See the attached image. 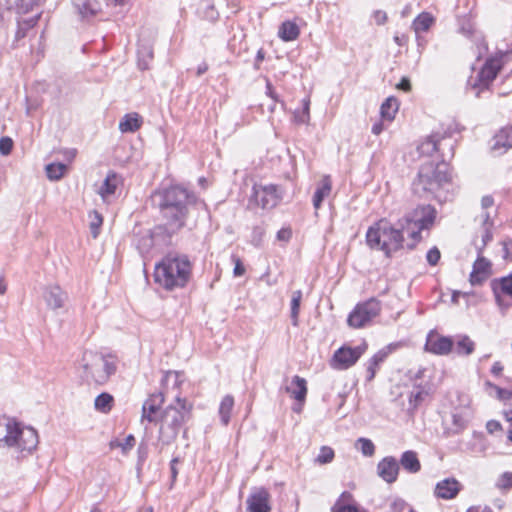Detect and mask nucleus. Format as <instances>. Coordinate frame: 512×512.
<instances>
[{
  "instance_id": "obj_1",
  "label": "nucleus",
  "mask_w": 512,
  "mask_h": 512,
  "mask_svg": "<svg viewBox=\"0 0 512 512\" xmlns=\"http://www.w3.org/2000/svg\"><path fill=\"white\" fill-rule=\"evenodd\" d=\"M151 199L165 221L163 228L169 236L178 233L186 225L190 207L197 202L195 194L181 186L157 190Z\"/></svg>"
},
{
  "instance_id": "obj_2",
  "label": "nucleus",
  "mask_w": 512,
  "mask_h": 512,
  "mask_svg": "<svg viewBox=\"0 0 512 512\" xmlns=\"http://www.w3.org/2000/svg\"><path fill=\"white\" fill-rule=\"evenodd\" d=\"M193 405L186 398L177 396L174 403L166 406L157 417L159 424L156 447L159 452L174 443L192 417Z\"/></svg>"
},
{
  "instance_id": "obj_3",
  "label": "nucleus",
  "mask_w": 512,
  "mask_h": 512,
  "mask_svg": "<svg viewBox=\"0 0 512 512\" xmlns=\"http://www.w3.org/2000/svg\"><path fill=\"white\" fill-rule=\"evenodd\" d=\"M192 264L186 255L169 253L155 265L154 281L167 291L184 288L190 280Z\"/></svg>"
},
{
  "instance_id": "obj_4",
  "label": "nucleus",
  "mask_w": 512,
  "mask_h": 512,
  "mask_svg": "<svg viewBox=\"0 0 512 512\" xmlns=\"http://www.w3.org/2000/svg\"><path fill=\"white\" fill-rule=\"evenodd\" d=\"M405 225L402 219L393 225L386 219H380L369 227L366 233V242L372 249L384 252L387 257L404 248Z\"/></svg>"
},
{
  "instance_id": "obj_5",
  "label": "nucleus",
  "mask_w": 512,
  "mask_h": 512,
  "mask_svg": "<svg viewBox=\"0 0 512 512\" xmlns=\"http://www.w3.org/2000/svg\"><path fill=\"white\" fill-rule=\"evenodd\" d=\"M38 433L32 427H23L10 417H0V447L32 452L38 445Z\"/></svg>"
},
{
  "instance_id": "obj_6",
  "label": "nucleus",
  "mask_w": 512,
  "mask_h": 512,
  "mask_svg": "<svg viewBox=\"0 0 512 512\" xmlns=\"http://www.w3.org/2000/svg\"><path fill=\"white\" fill-rule=\"evenodd\" d=\"M451 180L446 160L438 163L426 162L419 168L417 178L413 182V190L419 196L427 193L435 194Z\"/></svg>"
},
{
  "instance_id": "obj_7",
  "label": "nucleus",
  "mask_w": 512,
  "mask_h": 512,
  "mask_svg": "<svg viewBox=\"0 0 512 512\" xmlns=\"http://www.w3.org/2000/svg\"><path fill=\"white\" fill-rule=\"evenodd\" d=\"M82 378L98 385L105 384L117 370L114 357L93 351H85L81 359Z\"/></svg>"
},
{
  "instance_id": "obj_8",
  "label": "nucleus",
  "mask_w": 512,
  "mask_h": 512,
  "mask_svg": "<svg viewBox=\"0 0 512 512\" xmlns=\"http://www.w3.org/2000/svg\"><path fill=\"white\" fill-rule=\"evenodd\" d=\"M436 216L437 211L433 206L420 205L401 218L406 228V234L411 239L406 244L407 249L413 250L416 247L422 239L421 232L432 228Z\"/></svg>"
},
{
  "instance_id": "obj_9",
  "label": "nucleus",
  "mask_w": 512,
  "mask_h": 512,
  "mask_svg": "<svg viewBox=\"0 0 512 512\" xmlns=\"http://www.w3.org/2000/svg\"><path fill=\"white\" fill-rule=\"evenodd\" d=\"M507 57L508 52H498L494 57L488 58L475 79L468 81L471 89L475 90L476 97H479L482 91L489 89Z\"/></svg>"
},
{
  "instance_id": "obj_10",
  "label": "nucleus",
  "mask_w": 512,
  "mask_h": 512,
  "mask_svg": "<svg viewBox=\"0 0 512 512\" xmlns=\"http://www.w3.org/2000/svg\"><path fill=\"white\" fill-rule=\"evenodd\" d=\"M380 310V302L376 299H370L366 302L357 304L348 316V325L353 328H362L375 318L379 314Z\"/></svg>"
},
{
  "instance_id": "obj_11",
  "label": "nucleus",
  "mask_w": 512,
  "mask_h": 512,
  "mask_svg": "<svg viewBox=\"0 0 512 512\" xmlns=\"http://www.w3.org/2000/svg\"><path fill=\"white\" fill-rule=\"evenodd\" d=\"M453 142L449 137L440 136L438 134L429 136L418 146L421 155L431 156L435 152H439L442 160L453 156Z\"/></svg>"
},
{
  "instance_id": "obj_12",
  "label": "nucleus",
  "mask_w": 512,
  "mask_h": 512,
  "mask_svg": "<svg viewBox=\"0 0 512 512\" xmlns=\"http://www.w3.org/2000/svg\"><path fill=\"white\" fill-rule=\"evenodd\" d=\"M491 288L498 306L506 310L512 306V272L491 281Z\"/></svg>"
},
{
  "instance_id": "obj_13",
  "label": "nucleus",
  "mask_w": 512,
  "mask_h": 512,
  "mask_svg": "<svg viewBox=\"0 0 512 512\" xmlns=\"http://www.w3.org/2000/svg\"><path fill=\"white\" fill-rule=\"evenodd\" d=\"M363 352L360 346L354 348L343 346L334 352L331 366L338 370L348 369L358 361Z\"/></svg>"
},
{
  "instance_id": "obj_14",
  "label": "nucleus",
  "mask_w": 512,
  "mask_h": 512,
  "mask_svg": "<svg viewBox=\"0 0 512 512\" xmlns=\"http://www.w3.org/2000/svg\"><path fill=\"white\" fill-rule=\"evenodd\" d=\"M454 346L451 337L442 336L436 331H430L426 338L425 350L435 355H447Z\"/></svg>"
},
{
  "instance_id": "obj_15",
  "label": "nucleus",
  "mask_w": 512,
  "mask_h": 512,
  "mask_svg": "<svg viewBox=\"0 0 512 512\" xmlns=\"http://www.w3.org/2000/svg\"><path fill=\"white\" fill-rule=\"evenodd\" d=\"M478 257L473 264L469 282L472 286L481 285L491 274V262L482 256L483 247H477Z\"/></svg>"
},
{
  "instance_id": "obj_16",
  "label": "nucleus",
  "mask_w": 512,
  "mask_h": 512,
  "mask_svg": "<svg viewBox=\"0 0 512 512\" xmlns=\"http://www.w3.org/2000/svg\"><path fill=\"white\" fill-rule=\"evenodd\" d=\"M399 470H400L399 462L393 456L384 457L377 464L378 476L388 484H392L397 480Z\"/></svg>"
},
{
  "instance_id": "obj_17",
  "label": "nucleus",
  "mask_w": 512,
  "mask_h": 512,
  "mask_svg": "<svg viewBox=\"0 0 512 512\" xmlns=\"http://www.w3.org/2000/svg\"><path fill=\"white\" fill-rule=\"evenodd\" d=\"M254 199L256 203L263 209H271L278 203V195L276 193V186H260L254 187Z\"/></svg>"
},
{
  "instance_id": "obj_18",
  "label": "nucleus",
  "mask_w": 512,
  "mask_h": 512,
  "mask_svg": "<svg viewBox=\"0 0 512 512\" xmlns=\"http://www.w3.org/2000/svg\"><path fill=\"white\" fill-rule=\"evenodd\" d=\"M164 401L165 397L162 392L151 394L143 403L141 420H147L150 423L156 422L157 417L155 414L163 405Z\"/></svg>"
},
{
  "instance_id": "obj_19",
  "label": "nucleus",
  "mask_w": 512,
  "mask_h": 512,
  "mask_svg": "<svg viewBox=\"0 0 512 512\" xmlns=\"http://www.w3.org/2000/svg\"><path fill=\"white\" fill-rule=\"evenodd\" d=\"M512 149V127L501 129L491 140V151L495 156H501Z\"/></svg>"
},
{
  "instance_id": "obj_20",
  "label": "nucleus",
  "mask_w": 512,
  "mask_h": 512,
  "mask_svg": "<svg viewBox=\"0 0 512 512\" xmlns=\"http://www.w3.org/2000/svg\"><path fill=\"white\" fill-rule=\"evenodd\" d=\"M270 495L267 490L261 488L252 493L247 498V508L249 512H270Z\"/></svg>"
},
{
  "instance_id": "obj_21",
  "label": "nucleus",
  "mask_w": 512,
  "mask_h": 512,
  "mask_svg": "<svg viewBox=\"0 0 512 512\" xmlns=\"http://www.w3.org/2000/svg\"><path fill=\"white\" fill-rule=\"evenodd\" d=\"M47 306L53 310L60 309L67 301V294L58 285L48 286L43 293Z\"/></svg>"
},
{
  "instance_id": "obj_22",
  "label": "nucleus",
  "mask_w": 512,
  "mask_h": 512,
  "mask_svg": "<svg viewBox=\"0 0 512 512\" xmlns=\"http://www.w3.org/2000/svg\"><path fill=\"white\" fill-rule=\"evenodd\" d=\"M460 491V483L454 478H446L437 483L435 495L442 499H453Z\"/></svg>"
},
{
  "instance_id": "obj_23",
  "label": "nucleus",
  "mask_w": 512,
  "mask_h": 512,
  "mask_svg": "<svg viewBox=\"0 0 512 512\" xmlns=\"http://www.w3.org/2000/svg\"><path fill=\"white\" fill-rule=\"evenodd\" d=\"M73 6L82 18L95 16L101 11V3L98 0H72Z\"/></svg>"
},
{
  "instance_id": "obj_24",
  "label": "nucleus",
  "mask_w": 512,
  "mask_h": 512,
  "mask_svg": "<svg viewBox=\"0 0 512 512\" xmlns=\"http://www.w3.org/2000/svg\"><path fill=\"white\" fill-rule=\"evenodd\" d=\"M353 502V495L344 491L332 506L331 512H365L361 511Z\"/></svg>"
},
{
  "instance_id": "obj_25",
  "label": "nucleus",
  "mask_w": 512,
  "mask_h": 512,
  "mask_svg": "<svg viewBox=\"0 0 512 512\" xmlns=\"http://www.w3.org/2000/svg\"><path fill=\"white\" fill-rule=\"evenodd\" d=\"M331 189H332L331 178H330V176L325 175L322 178L321 182L318 184V187L313 195L312 201H313V206L316 210H318L321 207L323 200L330 195Z\"/></svg>"
},
{
  "instance_id": "obj_26",
  "label": "nucleus",
  "mask_w": 512,
  "mask_h": 512,
  "mask_svg": "<svg viewBox=\"0 0 512 512\" xmlns=\"http://www.w3.org/2000/svg\"><path fill=\"white\" fill-rule=\"evenodd\" d=\"M292 385L295 388L286 387V391L298 402L303 403L307 395V382L304 378L296 375L292 378Z\"/></svg>"
},
{
  "instance_id": "obj_27",
  "label": "nucleus",
  "mask_w": 512,
  "mask_h": 512,
  "mask_svg": "<svg viewBox=\"0 0 512 512\" xmlns=\"http://www.w3.org/2000/svg\"><path fill=\"white\" fill-rule=\"evenodd\" d=\"M400 464L409 473H417L421 469V464L417 454L412 450L405 451L402 454L400 458Z\"/></svg>"
},
{
  "instance_id": "obj_28",
  "label": "nucleus",
  "mask_w": 512,
  "mask_h": 512,
  "mask_svg": "<svg viewBox=\"0 0 512 512\" xmlns=\"http://www.w3.org/2000/svg\"><path fill=\"white\" fill-rule=\"evenodd\" d=\"M299 34L300 30L298 25L292 21H284L278 31L279 37L286 42L296 40Z\"/></svg>"
},
{
  "instance_id": "obj_29",
  "label": "nucleus",
  "mask_w": 512,
  "mask_h": 512,
  "mask_svg": "<svg viewBox=\"0 0 512 512\" xmlns=\"http://www.w3.org/2000/svg\"><path fill=\"white\" fill-rule=\"evenodd\" d=\"M399 109L398 100L395 97H388L380 107V114L384 120L392 121Z\"/></svg>"
},
{
  "instance_id": "obj_30",
  "label": "nucleus",
  "mask_w": 512,
  "mask_h": 512,
  "mask_svg": "<svg viewBox=\"0 0 512 512\" xmlns=\"http://www.w3.org/2000/svg\"><path fill=\"white\" fill-rule=\"evenodd\" d=\"M141 118L137 113L126 114L119 123V129L122 132H135L141 126Z\"/></svg>"
},
{
  "instance_id": "obj_31",
  "label": "nucleus",
  "mask_w": 512,
  "mask_h": 512,
  "mask_svg": "<svg viewBox=\"0 0 512 512\" xmlns=\"http://www.w3.org/2000/svg\"><path fill=\"white\" fill-rule=\"evenodd\" d=\"M434 17L428 12L420 13L412 23V27L416 33L426 32L434 23Z\"/></svg>"
},
{
  "instance_id": "obj_32",
  "label": "nucleus",
  "mask_w": 512,
  "mask_h": 512,
  "mask_svg": "<svg viewBox=\"0 0 512 512\" xmlns=\"http://www.w3.org/2000/svg\"><path fill=\"white\" fill-rule=\"evenodd\" d=\"M118 185V176L116 173H109L102 186L99 189V194L103 199H106L108 196L113 195L116 191Z\"/></svg>"
},
{
  "instance_id": "obj_33",
  "label": "nucleus",
  "mask_w": 512,
  "mask_h": 512,
  "mask_svg": "<svg viewBox=\"0 0 512 512\" xmlns=\"http://www.w3.org/2000/svg\"><path fill=\"white\" fill-rule=\"evenodd\" d=\"M114 405V398L111 394L103 392L99 394L94 401V407L101 413H109Z\"/></svg>"
},
{
  "instance_id": "obj_34",
  "label": "nucleus",
  "mask_w": 512,
  "mask_h": 512,
  "mask_svg": "<svg viewBox=\"0 0 512 512\" xmlns=\"http://www.w3.org/2000/svg\"><path fill=\"white\" fill-rule=\"evenodd\" d=\"M234 406V399L231 395H226L219 406V415L223 425H228L230 421L231 412Z\"/></svg>"
},
{
  "instance_id": "obj_35",
  "label": "nucleus",
  "mask_w": 512,
  "mask_h": 512,
  "mask_svg": "<svg viewBox=\"0 0 512 512\" xmlns=\"http://www.w3.org/2000/svg\"><path fill=\"white\" fill-rule=\"evenodd\" d=\"M68 167L63 163H50L46 166V174L50 180H60L66 173Z\"/></svg>"
},
{
  "instance_id": "obj_36",
  "label": "nucleus",
  "mask_w": 512,
  "mask_h": 512,
  "mask_svg": "<svg viewBox=\"0 0 512 512\" xmlns=\"http://www.w3.org/2000/svg\"><path fill=\"white\" fill-rule=\"evenodd\" d=\"M475 350V343L468 337L462 336L456 343L455 351L458 355L468 356Z\"/></svg>"
},
{
  "instance_id": "obj_37",
  "label": "nucleus",
  "mask_w": 512,
  "mask_h": 512,
  "mask_svg": "<svg viewBox=\"0 0 512 512\" xmlns=\"http://www.w3.org/2000/svg\"><path fill=\"white\" fill-rule=\"evenodd\" d=\"M301 299H302V291L301 290H296L292 293L290 317H291L293 326L298 325V316H299Z\"/></svg>"
},
{
  "instance_id": "obj_38",
  "label": "nucleus",
  "mask_w": 512,
  "mask_h": 512,
  "mask_svg": "<svg viewBox=\"0 0 512 512\" xmlns=\"http://www.w3.org/2000/svg\"><path fill=\"white\" fill-rule=\"evenodd\" d=\"M198 15L202 19H205V20H208L211 22L216 21L219 17L218 11L215 9L214 5L209 2H206L204 7H200L198 9Z\"/></svg>"
},
{
  "instance_id": "obj_39",
  "label": "nucleus",
  "mask_w": 512,
  "mask_h": 512,
  "mask_svg": "<svg viewBox=\"0 0 512 512\" xmlns=\"http://www.w3.org/2000/svg\"><path fill=\"white\" fill-rule=\"evenodd\" d=\"M89 217L91 218L90 222V230L93 238H97L99 235V229L103 223L102 215L97 212L96 210L92 211L89 214Z\"/></svg>"
},
{
  "instance_id": "obj_40",
  "label": "nucleus",
  "mask_w": 512,
  "mask_h": 512,
  "mask_svg": "<svg viewBox=\"0 0 512 512\" xmlns=\"http://www.w3.org/2000/svg\"><path fill=\"white\" fill-rule=\"evenodd\" d=\"M357 444L360 445V450L364 456L371 457L375 453V446L370 439L359 438Z\"/></svg>"
},
{
  "instance_id": "obj_41",
  "label": "nucleus",
  "mask_w": 512,
  "mask_h": 512,
  "mask_svg": "<svg viewBox=\"0 0 512 512\" xmlns=\"http://www.w3.org/2000/svg\"><path fill=\"white\" fill-rule=\"evenodd\" d=\"M483 226H484V233L482 235V245L480 247H483V249H484L485 246L492 240V237H493L492 232L490 230L492 223L490 222L488 213H486L484 215Z\"/></svg>"
},
{
  "instance_id": "obj_42",
  "label": "nucleus",
  "mask_w": 512,
  "mask_h": 512,
  "mask_svg": "<svg viewBox=\"0 0 512 512\" xmlns=\"http://www.w3.org/2000/svg\"><path fill=\"white\" fill-rule=\"evenodd\" d=\"M334 458V451L331 447L322 446L320 453L318 454L316 461L320 464L330 463Z\"/></svg>"
},
{
  "instance_id": "obj_43",
  "label": "nucleus",
  "mask_w": 512,
  "mask_h": 512,
  "mask_svg": "<svg viewBox=\"0 0 512 512\" xmlns=\"http://www.w3.org/2000/svg\"><path fill=\"white\" fill-rule=\"evenodd\" d=\"M40 0H17L16 8L18 13L26 14L38 6Z\"/></svg>"
},
{
  "instance_id": "obj_44",
  "label": "nucleus",
  "mask_w": 512,
  "mask_h": 512,
  "mask_svg": "<svg viewBox=\"0 0 512 512\" xmlns=\"http://www.w3.org/2000/svg\"><path fill=\"white\" fill-rule=\"evenodd\" d=\"M427 392L423 389L417 388L415 391H412L409 396L410 405L413 408H416L427 396Z\"/></svg>"
},
{
  "instance_id": "obj_45",
  "label": "nucleus",
  "mask_w": 512,
  "mask_h": 512,
  "mask_svg": "<svg viewBox=\"0 0 512 512\" xmlns=\"http://www.w3.org/2000/svg\"><path fill=\"white\" fill-rule=\"evenodd\" d=\"M135 444V437L133 435H128L124 442H111V447L117 446L121 447L123 453H127Z\"/></svg>"
},
{
  "instance_id": "obj_46",
  "label": "nucleus",
  "mask_w": 512,
  "mask_h": 512,
  "mask_svg": "<svg viewBox=\"0 0 512 512\" xmlns=\"http://www.w3.org/2000/svg\"><path fill=\"white\" fill-rule=\"evenodd\" d=\"M496 486L500 489H510L512 488V472L503 473L497 483Z\"/></svg>"
},
{
  "instance_id": "obj_47",
  "label": "nucleus",
  "mask_w": 512,
  "mask_h": 512,
  "mask_svg": "<svg viewBox=\"0 0 512 512\" xmlns=\"http://www.w3.org/2000/svg\"><path fill=\"white\" fill-rule=\"evenodd\" d=\"M13 148V141L10 137L0 138V154L9 155Z\"/></svg>"
},
{
  "instance_id": "obj_48",
  "label": "nucleus",
  "mask_w": 512,
  "mask_h": 512,
  "mask_svg": "<svg viewBox=\"0 0 512 512\" xmlns=\"http://www.w3.org/2000/svg\"><path fill=\"white\" fill-rule=\"evenodd\" d=\"M440 257H441V254H440V251L437 247H432L428 252H427V255H426V259H427V262L431 265V266H435L439 260H440Z\"/></svg>"
},
{
  "instance_id": "obj_49",
  "label": "nucleus",
  "mask_w": 512,
  "mask_h": 512,
  "mask_svg": "<svg viewBox=\"0 0 512 512\" xmlns=\"http://www.w3.org/2000/svg\"><path fill=\"white\" fill-rule=\"evenodd\" d=\"M452 421L455 426V429L453 430V433L455 434L462 431L466 426V420L459 414H453Z\"/></svg>"
},
{
  "instance_id": "obj_50",
  "label": "nucleus",
  "mask_w": 512,
  "mask_h": 512,
  "mask_svg": "<svg viewBox=\"0 0 512 512\" xmlns=\"http://www.w3.org/2000/svg\"><path fill=\"white\" fill-rule=\"evenodd\" d=\"M232 259L235 264L234 270H233L234 276H236V277L242 276L245 273V267H244L242 261L240 260V258H238L236 256H233Z\"/></svg>"
},
{
  "instance_id": "obj_51",
  "label": "nucleus",
  "mask_w": 512,
  "mask_h": 512,
  "mask_svg": "<svg viewBox=\"0 0 512 512\" xmlns=\"http://www.w3.org/2000/svg\"><path fill=\"white\" fill-rule=\"evenodd\" d=\"M487 385L492 386L493 388H495L497 390L498 397L501 400H511L512 399V392H510L506 389L497 387L495 385H492L490 382H487Z\"/></svg>"
},
{
  "instance_id": "obj_52",
  "label": "nucleus",
  "mask_w": 512,
  "mask_h": 512,
  "mask_svg": "<svg viewBox=\"0 0 512 512\" xmlns=\"http://www.w3.org/2000/svg\"><path fill=\"white\" fill-rule=\"evenodd\" d=\"M388 354L389 351L380 350L370 359V361L373 362V365H380V363H382L385 360Z\"/></svg>"
},
{
  "instance_id": "obj_53",
  "label": "nucleus",
  "mask_w": 512,
  "mask_h": 512,
  "mask_svg": "<svg viewBox=\"0 0 512 512\" xmlns=\"http://www.w3.org/2000/svg\"><path fill=\"white\" fill-rule=\"evenodd\" d=\"M379 365H373L372 361H368L366 371H367V381H371L374 379L376 375V371Z\"/></svg>"
},
{
  "instance_id": "obj_54",
  "label": "nucleus",
  "mask_w": 512,
  "mask_h": 512,
  "mask_svg": "<svg viewBox=\"0 0 512 512\" xmlns=\"http://www.w3.org/2000/svg\"><path fill=\"white\" fill-rule=\"evenodd\" d=\"M486 429L490 434H492L494 432L502 430V426L500 422L496 420H489L486 424Z\"/></svg>"
},
{
  "instance_id": "obj_55",
  "label": "nucleus",
  "mask_w": 512,
  "mask_h": 512,
  "mask_svg": "<svg viewBox=\"0 0 512 512\" xmlns=\"http://www.w3.org/2000/svg\"><path fill=\"white\" fill-rule=\"evenodd\" d=\"M39 17H40V13H37L35 16L30 17L28 19H24L20 23L22 24V26H25L26 29H30L36 25Z\"/></svg>"
},
{
  "instance_id": "obj_56",
  "label": "nucleus",
  "mask_w": 512,
  "mask_h": 512,
  "mask_svg": "<svg viewBox=\"0 0 512 512\" xmlns=\"http://www.w3.org/2000/svg\"><path fill=\"white\" fill-rule=\"evenodd\" d=\"M179 463V458L175 457L170 461V472H171V480L172 484L176 481L178 470L176 468V464Z\"/></svg>"
},
{
  "instance_id": "obj_57",
  "label": "nucleus",
  "mask_w": 512,
  "mask_h": 512,
  "mask_svg": "<svg viewBox=\"0 0 512 512\" xmlns=\"http://www.w3.org/2000/svg\"><path fill=\"white\" fill-rule=\"evenodd\" d=\"M302 102H303V115H302L300 121L304 123L309 119L310 100H309V98H304Z\"/></svg>"
},
{
  "instance_id": "obj_58",
  "label": "nucleus",
  "mask_w": 512,
  "mask_h": 512,
  "mask_svg": "<svg viewBox=\"0 0 512 512\" xmlns=\"http://www.w3.org/2000/svg\"><path fill=\"white\" fill-rule=\"evenodd\" d=\"M397 88L403 90L405 92H409L411 90V82L407 77H403L400 82L397 84Z\"/></svg>"
},
{
  "instance_id": "obj_59",
  "label": "nucleus",
  "mask_w": 512,
  "mask_h": 512,
  "mask_svg": "<svg viewBox=\"0 0 512 512\" xmlns=\"http://www.w3.org/2000/svg\"><path fill=\"white\" fill-rule=\"evenodd\" d=\"M374 19L378 25H382L386 22L387 15L385 12L378 10L374 13Z\"/></svg>"
},
{
  "instance_id": "obj_60",
  "label": "nucleus",
  "mask_w": 512,
  "mask_h": 512,
  "mask_svg": "<svg viewBox=\"0 0 512 512\" xmlns=\"http://www.w3.org/2000/svg\"><path fill=\"white\" fill-rule=\"evenodd\" d=\"M291 230L290 229H281L277 233V238L282 241H288L291 238Z\"/></svg>"
},
{
  "instance_id": "obj_61",
  "label": "nucleus",
  "mask_w": 512,
  "mask_h": 512,
  "mask_svg": "<svg viewBox=\"0 0 512 512\" xmlns=\"http://www.w3.org/2000/svg\"><path fill=\"white\" fill-rule=\"evenodd\" d=\"M494 204V199L490 195L483 196L481 199V206L483 209H487Z\"/></svg>"
},
{
  "instance_id": "obj_62",
  "label": "nucleus",
  "mask_w": 512,
  "mask_h": 512,
  "mask_svg": "<svg viewBox=\"0 0 512 512\" xmlns=\"http://www.w3.org/2000/svg\"><path fill=\"white\" fill-rule=\"evenodd\" d=\"M264 58H265V52L262 48H260L257 51L256 58H255V63H254L255 69L260 68V63L264 60Z\"/></svg>"
},
{
  "instance_id": "obj_63",
  "label": "nucleus",
  "mask_w": 512,
  "mask_h": 512,
  "mask_svg": "<svg viewBox=\"0 0 512 512\" xmlns=\"http://www.w3.org/2000/svg\"><path fill=\"white\" fill-rule=\"evenodd\" d=\"M266 94L270 96L275 102L279 101L278 95L274 92L273 86L269 81L266 83Z\"/></svg>"
},
{
  "instance_id": "obj_64",
  "label": "nucleus",
  "mask_w": 512,
  "mask_h": 512,
  "mask_svg": "<svg viewBox=\"0 0 512 512\" xmlns=\"http://www.w3.org/2000/svg\"><path fill=\"white\" fill-rule=\"evenodd\" d=\"M384 130V125L381 121H377L372 125L371 132L374 135H379Z\"/></svg>"
}]
</instances>
